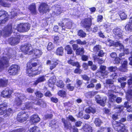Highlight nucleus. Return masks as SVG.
<instances>
[{
    "label": "nucleus",
    "instance_id": "nucleus-1",
    "mask_svg": "<svg viewBox=\"0 0 132 132\" xmlns=\"http://www.w3.org/2000/svg\"><path fill=\"white\" fill-rule=\"evenodd\" d=\"M15 51L13 54L10 53L4 54L3 56L0 60V72L2 71L5 67L7 66L10 59H14L15 58Z\"/></svg>",
    "mask_w": 132,
    "mask_h": 132
},
{
    "label": "nucleus",
    "instance_id": "nucleus-2",
    "mask_svg": "<svg viewBox=\"0 0 132 132\" xmlns=\"http://www.w3.org/2000/svg\"><path fill=\"white\" fill-rule=\"evenodd\" d=\"M125 118H122L120 121V122L114 121L113 123V126L114 129L118 132H128L125 129L124 125L121 123L126 121Z\"/></svg>",
    "mask_w": 132,
    "mask_h": 132
},
{
    "label": "nucleus",
    "instance_id": "nucleus-3",
    "mask_svg": "<svg viewBox=\"0 0 132 132\" xmlns=\"http://www.w3.org/2000/svg\"><path fill=\"white\" fill-rule=\"evenodd\" d=\"M63 23H59V25L62 27V31L65 30V27L67 29H70L72 27V23L69 19H65Z\"/></svg>",
    "mask_w": 132,
    "mask_h": 132
},
{
    "label": "nucleus",
    "instance_id": "nucleus-4",
    "mask_svg": "<svg viewBox=\"0 0 132 132\" xmlns=\"http://www.w3.org/2000/svg\"><path fill=\"white\" fill-rule=\"evenodd\" d=\"M15 96V104L18 106L21 105L22 101L26 99V96L24 94L19 93L16 94Z\"/></svg>",
    "mask_w": 132,
    "mask_h": 132
},
{
    "label": "nucleus",
    "instance_id": "nucleus-5",
    "mask_svg": "<svg viewBox=\"0 0 132 132\" xmlns=\"http://www.w3.org/2000/svg\"><path fill=\"white\" fill-rule=\"evenodd\" d=\"M30 25L27 23H21L17 27V30L19 32L27 31L30 28Z\"/></svg>",
    "mask_w": 132,
    "mask_h": 132
},
{
    "label": "nucleus",
    "instance_id": "nucleus-6",
    "mask_svg": "<svg viewBox=\"0 0 132 132\" xmlns=\"http://www.w3.org/2000/svg\"><path fill=\"white\" fill-rule=\"evenodd\" d=\"M20 69L19 66L16 64H13L10 67L8 72L10 75H15L18 74Z\"/></svg>",
    "mask_w": 132,
    "mask_h": 132
},
{
    "label": "nucleus",
    "instance_id": "nucleus-7",
    "mask_svg": "<svg viewBox=\"0 0 132 132\" xmlns=\"http://www.w3.org/2000/svg\"><path fill=\"white\" fill-rule=\"evenodd\" d=\"M38 9L39 12L42 14L47 13L49 10L48 5L45 3L41 4L39 6Z\"/></svg>",
    "mask_w": 132,
    "mask_h": 132
},
{
    "label": "nucleus",
    "instance_id": "nucleus-8",
    "mask_svg": "<svg viewBox=\"0 0 132 132\" xmlns=\"http://www.w3.org/2000/svg\"><path fill=\"white\" fill-rule=\"evenodd\" d=\"M8 14L7 12L4 11H0V24L4 23L7 20Z\"/></svg>",
    "mask_w": 132,
    "mask_h": 132
},
{
    "label": "nucleus",
    "instance_id": "nucleus-9",
    "mask_svg": "<svg viewBox=\"0 0 132 132\" xmlns=\"http://www.w3.org/2000/svg\"><path fill=\"white\" fill-rule=\"evenodd\" d=\"M123 32L121 29L118 28H116L113 30V32L116 38L118 39L122 38Z\"/></svg>",
    "mask_w": 132,
    "mask_h": 132
},
{
    "label": "nucleus",
    "instance_id": "nucleus-10",
    "mask_svg": "<svg viewBox=\"0 0 132 132\" xmlns=\"http://www.w3.org/2000/svg\"><path fill=\"white\" fill-rule=\"evenodd\" d=\"M31 48L30 44H26L24 45H22L20 47L21 50L25 54H30L31 51H29Z\"/></svg>",
    "mask_w": 132,
    "mask_h": 132
},
{
    "label": "nucleus",
    "instance_id": "nucleus-11",
    "mask_svg": "<svg viewBox=\"0 0 132 132\" xmlns=\"http://www.w3.org/2000/svg\"><path fill=\"white\" fill-rule=\"evenodd\" d=\"M32 68L30 65V63H28L27 65L26 73L30 77H33V76L38 75L39 73H33L32 70Z\"/></svg>",
    "mask_w": 132,
    "mask_h": 132
},
{
    "label": "nucleus",
    "instance_id": "nucleus-12",
    "mask_svg": "<svg viewBox=\"0 0 132 132\" xmlns=\"http://www.w3.org/2000/svg\"><path fill=\"white\" fill-rule=\"evenodd\" d=\"M29 115L23 112L21 113L18 114L17 118V119L18 121L22 122L26 120L27 119Z\"/></svg>",
    "mask_w": 132,
    "mask_h": 132
},
{
    "label": "nucleus",
    "instance_id": "nucleus-13",
    "mask_svg": "<svg viewBox=\"0 0 132 132\" xmlns=\"http://www.w3.org/2000/svg\"><path fill=\"white\" fill-rule=\"evenodd\" d=\"M20 36L17 35V37H11L8 40V42L11 45H14L17 44L19 42Z\"/></svg>",
    "mask_w": 132,
    "mask_h": 132
},
{
    "label": "nucleus",
    "instance_id": "nucleus-14",
    "mask_svg": "<svg viewBox=\"0 0 132 132\" xmlns=\"http://www.w3.org/2000/svg\"><path fill=\"white\" fill-rule=\"evenodd\" d=\"M13 91L8 88H6L4 90L1 94V96L4 97L9 98Z\"/></svg>",
    "mask_w": 132,
    "mask_h": 132
},
{
    "label": "nucleus",
    "instance_id": "nucleus-15",
    "mask_svg": "<svg viewBox=\"0 0 132 132\" xmlns=\"http://www.w3.org/2000/svg\"><path fill=\"white\" fill-rule=\"evenodd\" d=\"M95 99L97 102L102 106H104L106 98V97H104L102 100L101 99V98L99 95H97L95 96Z\"/></svg>",
    "mask_w": 132,
    "mask_h": 132
},
{
    "label": "nucleus",
    "instance_id": "nucleus-16",
    "mask_svg": "<svg viewBox=\"0 0 132 132\" xmlns=\"http://www.w3.org/2000/svg\"><path fill=\"white\" fill-rule=\"evenodd\" d=\"M58 63L57 61H51L49 60H47L46 62L47 65H50V69L51 70L55 68Z\"/></svg>",
    "mask_w": 132,
    "mask_h": 132
},
{
    "label": "nucleus",
    "instance_id": "nucleus-17",
    "mask_svg": "<svg viewBox=\"0 0 132 132\" xmlns=\"http://www.w3.org/2000/svg\"><path fill=\"white\" fill-rule=\"evenodd\" d=\"M52 8L53 10L54 9L53 12V15H57L60 14L62 12L61 9L58 5H57L55 7L53 6Z\"/></svg>",
    "mask_w": 132,
    "mask_h": 132
},
{
    "label": "nucleus",
    "instance_id": "nucleus-18",
    "mask_svg": "<svg viewBox=\"0 0 132 132\" xmlns=\"http://www.w3.org/2000/svg\"><path fill=\"white\" fill-rule=\"evenodd\" d=\"M40 120V118L38 116L37 114H35L32 116L30 120V122L32 124H34L35 123L39 122Z\"/></svg>",
    "mask_w": 132,
    "mask_h": 132
},
{
    "label": "nucleus",
    "instance_id": "nucleus-19",
    "mask_svg": "<svg viewBox=\"0 0 132 132\" xmlns=\"http://www.w3.org/2000/svg\"><path fill=\"white\" fill-rule=\"evenodd\" d=\"M33 104L34 103L32 102H27L24 103V105L22 106L21 108L22 110L32 109L33 107Z\"/></svg>",
    "mask_w": 132,
    "mask_h": 132
},
{
    "label": "nucleus",
    "instance_id": "nucleus-20",
    "mask_svg": "<svg viewBox=\"0 0 132 132\" xmlns=\"http://www.w3.org/2000/svg\"><path fill=\"white\" fill-rule=\"evenodd\" d=\"M92 19L90 18H86L84 20L83 24L85 28H89L92 24Z\"/></svg>",
    "mask_w": 132,
    "mask_h": 132
},
{
    "label": "nucleus",
    "instance_id": "nucleus-21",
    "mask_svg": "<svg viewBox=\"0 0 132 132\" xmlns=\"http://www.w3.org/2000/svg\"><path fill=\"white\" fill-rule=\"evenodd\" d=\"M106 66L102 65H101L100 67V72L102 76H105L108 74V72L105 70Z\"/></svg>",
    "mask_w": 132,
    "mask_h": 132
},
{
    "label": "nucleus",
    "instance_id": "nucleus-22",
    "mask_svg": "<svg viewBox=\"0 0 132 132\" xmlns=\"http://www.w3.org/2000/svg\"><path fill=\"white\" fill-rule=\"evenodd\" d=\"M32 52L34 54V55L37 58L40 57L43 53L42 51L40 50L35 49H33Z\"/></svg>",
    "mask_w": 132,
    "mask_h": 132
},
{
    "label": "nucleus",
    "instance_id": "nucleus-23",
    "mask_svg": "<svg viewBox=\"0 0 132 132\" xmlns=\"http://www.w3.org/2000/svg\"><path fill=\"white\" fill-rule=\"evenodd\" d=\"M82 129L85 132H92L93 129L90 125L85 124L82 127Z\"/></svg>",
    "mask_w": 132,
    "mask_h": 132
},
{
    "label": "nucleus",
    "instance_id": "nucleus-24",
    "mask_svg": "<svg viewBox=\"0 0 132 132\" xmlns=\"http://www.w3.org/2000/svg\"><path fill=\"white\" fill-rule=\"evenodd\" d=\"M125 29L127 31H132V18L130 19L129 22L125 26Z\"/></svg>",
    "mask_w": 132,
    "mask_h": 132
},
{
    "label": "nucleus",
    "instance_id": "nucleus-25",
    "mask_svg": "<svg viewBox=\"0 0 132 132\" xmlns=\"http://www.w3.org/2000/svg\"><path fill=\"white\" fill-rule=\"evenodd\" d=\"M127 61H124L121 66L119 68L120 70L122 72L126 71L127 70Z\"/></svg>",
    "mask_w": 132,
    "mask_h": 132
},
{
    "label": "nucleus",
    "instance_id": "nucleus-26",
    "mask_svg": "<svg viewBox=\"0 0 132 132\" xmlns=\"http://www.w3.org/2000/svg\"><path fill=\"white\" fill-rule=\"evenodd\" d=\"M46 80V79L44 76H43L38 78L34 82V84L37 85L38 83L44 81Z\"/></svg>",
    "mask_w": 132,
    "mask_h": 132
},
{
    "label": "nucleus",
    "instance_id": "nucleus-27",
    "mask_svg": "<svg viewBox=\"0 0 132 132\" xmlns=\"http://www.w3.org/2000/svg\"><path fill=\"white\" fill-rule=\"evenodd\" d=\"M56 78L55 76L51 77L49 79L48 81V85L50 87H52L56 81Z\"/></svg>",
    "mask_w": 132,
    "mask_h": 132
},
{
    "label": "nucleus",
    "instance_id": "nucleus-28",
    "mask_svg": "<svg viewBox=\"0 0 132 132\" xmlns=\"http://www.w3.org/2000/svg\"><path fill=\"white\" fill-rule=\"evenodd\" d=\"M29 9L32 14H35L36 13V6L35 4L32 3L30 5Z\"/></svg>",
    "mask_w": 132,
    "mask_h": 132
},
{
    "label": "nucleus",
    "instance_id": "nucleus-29",
    "mask_svg": "<svg viewBox=\"0 0 132 132\" xmlns=\"http://www.w3.org/2000/svg\"><path fill=\"white\" fill-rule=\"evenodd\" d=\"M111 91L110 90H109L108 93V96L109 97V100L110 101L113 102L114 101L115 99L116 98V96L114 95L112 93H111Z\"/></svg>",
    "mask_w": 132,
    "mask_h": 132
},
{
    "label": "nucleus",
    "instance_id": "nucleus-30",
    "mask_svg": "<svg viewBox=\"0 0 132 132\" xmlns=\"http://www.w3.org/2000/svg\"><path fill=\"white\" fill-rule=\"evenodd\" d=\"M68 63L71 65L73 66H76L77 67H80L79 64L77 62H75L72 59H70L67 61Z\"/></svg>",
    "mask_w": 132,
    "mask_h": 132
},
{
    "label": "nucleus",
    "instance_id": "nucleus-31",
    "mask_svg": "<svg viewBox=\"0 0 132 132\" xmlns=\"http://www.w3.org/2000/svg\"><path fill=\"white\" fill-rule=\"evenodd\" d=\"M7 105L4 106V104L0 105V115H2L6 112V107Z\"/></svg>",
    "mask_w": 132,
    "mask_h": 132
},
{
    "label": "nucleus",
    "instance_id": "nucleus-32",
    "mask_svg": "<svg viewBox=\"0 0 132 132\" xmlns=\"http://www.w3.org/2000/svg\"><path fill=\"white\" fill-rule=\"evenodd\" d=\"M8 80L5 79H0V87H6L8 83Z\"/></svg>",
    "mask_w": 132,
    "mask_h": 132
},
{
    "label": "nucleus",
    "instance_id": "nucleus-33",
    "mask_svg": "<svg viewBox=\"0 0 132 132\" xmlns=\"http://www.w3.org/2000/svg\"><path fill=\"white\" fill-rule=\"evenodd\" d=\"M35 103L43 107H45L46 105V103L44 101H42L41 100H38L37 102H35Z\"/></svg>",
    "mask_w": 132,
    "mask_h": 132
},
{
    "label": "nucleus",
    "instance_id": "nucleus-34",
    "mask_svg": "<svg viewBox=\"0 0 132 132\" xmlns=\"http://www.w3.org/2000/svg\"><path fill=\"white\" fill-rule=\"evenodd\" d=\"M84 53V49L83 48H78L76 52V54L77 55H80L83 54Z\"/></svg>",
    "mask_w": 132,
    "mask_h": 132
},
{
    "label": "nucleus",
    "instance_id": "nucleus-35",
    "mask_svg": "<svg viewBox=\"0 0 132 132\" xmlns=\"http://www.w3.org/2000/svg\"><path fill=\"white\" fill-rule=\"evenodd\" d=\"M63 49L62 47L58 48L56 51V54L59 55H62L63 53Z\"/></svg>",
    "mask_w": 132,
    "mask_h": 132
},
{
    "label": "nucleus",
    "instance_id": "nucleus-36",
    "mask_svg": "<svg viewBox=\"0 0 132 132\" xmlns=\"http://www.w3.org/2000/svg\"><path fill=\"white\" fill-rule=\"evenodd\" d=\"M29 131L30 132H40L39 128L36 126L31 128Z\"/></svg>",
    "mask_w": 132,
    "mask_h": 132
},
{
    "label": "nucleus",
    "instance_id": "nucleus-37",
    "mask_svg": "<svg viewBox=\"0 0 132 132\" xmlns=\"http://www.w3.org/2000/svg\"><path fill=\"white\" fill-rule=\"evenodd\" d=\"M111 25L110 24H105L104 27V28L105 29L106 31L108 32H110L112 28L111 27Z\"/></svg>",
    "mask_w": 132,
    "mask_h": 132
},
{
    "label": "nucleus",
    "instance_id": "nucleus-38",
    "mask_svg": "<svg viewBox=\"0 0 132 132\" xmlns=\"http://www.w3.org/2000/svg\"><path fill=\"white\" fill-rule=\"evenodd\" d=\"M85 111L86 113H88L91 112L93 113H94L96 112L95 110L93 108L91 107H89L86 108Z\"/></svg>",
    "mask_w": 132,
    "mask_h": 132
},
{
    "label": "nucleus",
    "instance_id": "nucleus-39",
    "mask_svg": "<svg viewBox=\"0 0 132 132\" xmlns=\"http://www.w3.org/2000/svg\"><path fill=\"white\" fill-rule=\"evenodd\" d=\"M102 123V121L98 118H96L94 121V123L97 126H100Z\"/></svg>",
    "mask_w": 132,
    "mask_h": 132
},
{
    "label": "nucleus",
    "instance_id": "nucleus-40",
    "mask_svg": "<svg viewBox=\"0 0 132 132\" xmlns=\"http://www.w3.org/2000/svg\"><path fill=\"white\" fill-rule=\"evenodd\" d=\"M65 50L67 52L68 54H71L72 53V51L71 48L69 45L67 46L65 48Z\"/></svg>",
    "mask_w": 132,
    "mask_h": 132
},
{
    "label": "nucleus",
    "instance_id": "nucleus-41",
    "mask_svg": "<svg viewBox=\"0 0 132 132\" xmlns=\"http://www.w3.org/2000/svg\"><path fill=\"white\" fill-rule=\"evenodd\" d=\"M56 85L57 87L60 88H63L64 86V84L62 80H59L57 81L56 83Z\"/></svg>",
    "mask_w": 132,
    "mask_h": 132
},
{
    "label": "nucleus",
    "instance_id": "nucleus-42",
    "mask_svg": "<svg viewBox=\"0 0 132 132\" xmlns=\"http://www.w3.org/2000/svg\"><path fill=\"white\" fill-rule=\"evenodd\" d=\"M111 88V93H112V92H116V90H115L116 89H118L119 90L120 89V88L119 86H114L113 85V84L112 85H111L110 86ZM111 91V90H110Z\"/></svg>",
    "mask_w": 132,
    "mask_h": 132
},
{
    "label": "nucleus",
    "instance_id": "nucleus-43",
    "mask_svg": "<svg viewBox=\"0 0 132 132\" xmlns=\"http://www.w3.org/2000/svg\"><path fill=\"white\" fill-rule=\"evenodd\" d=\"M120 16L122 20H124L127 18V16L124 12H121L120 15Z\"/></svg>",
    "mask_w": 132,
    "mask_h": 132
},
{
    "label": "nucleus",
    "instance_id": "nucleus-44",
    "mask_svg": "<svg viewBox=\"0 0 132 132\" xmlns=\"http://www.w3.org/2000/svg\"><path fill=\"white\" fill-rule=\"evenodd\" d=\"M78 35L80 37H83L86 36V34L82 30H80L78 31Z\"/></svg>",
    "mask_w": 132,
    "mask_h": 132
},
{
    "label": "nucleus",
    "instance_id": "nucleus-45",
    "mask_svg": "<svg viewBox=\"0 0 132 132\" xmlns=\"http://www.w3.org/2000/svg\"><path fill=\"white\" fill-rule=\"evenodd\" d=\"M126 97L128 98L132 96V90H128L126 93Z\"/></svg>",
    "mask_w": 132,
    "mask_h": 132
},
{
    "label": "nucleus",
    "instance_id": "nucleus-46",
    "mask_svg": "<svg viewBox=\"0 0 132 132\" xmlns=\"http://www.w3.org/2000/svg\"><path fill=\"white\" fill-rule=\"evenodd\" d=\"M66 94V92L65 91L63 90H60L58 93V95L62 97L65 96Z\"/></svg>",
    "mask_w": 132,
    "mask_h": 132
},
{
    "label": "nucleus",
    "instance_id": "nucleus-47",
    "mask_svg": "<svg viewBox=\"0 0 132 132\" xmlns=\"http://www.w3.org/2000/svg\"><path fill=\"white\" fill-rule=\"evenodd\" d=\"M64 126L65 128L67 129H71L72 128L71 124L70 122L67 123V124H65Z\"/></svg>",
    "mask_w": 132,
    "mask_h": 132
},
{
    "label": "nucleus",
    "instance_id": "nucleus-48",
    "mask_svg": "<svg viewBox=\"0 0 132 132\" xmlns=\"http://www.w3.org/2000/svg\"><path fill=\"white\" fill-rule=\"evenodd\" d=\"M113 46H115V47L119 46L121 48V49H122V48H123V46L121 43H120V42L119 41H118L116 42H115V43H114V45Z\"/></svg>",
    "mask_w": 132,
    "mask_h": 132
},
{
    "label": "nucleus",
    "instance_id": "nucleus-49",
    "mask_svg": "<svg viewBox=\"0 0 132 132\" xmlns=\"http://www.w3.org/2000/svg\"><path fill=\"white\" fill-rule=\"evenodd\" d=\"M117 69V67L116 66H111L108 68V70L111 72L115 71Z\"/></svg>",
    "mask_w": 132,
    "mask_h": 132
},
{
    "label": "nucleus",
    "instance_id": "nucleus-50",
    "mask_svg": "<svg viewBox=\"0 0 132 132\" xmlns=\"http://www.w3.org/2000/svg\"><path fill=\"white\" fill-rule=\"evenodd\" d=\"M76 42L77 44L81 45H84L86 44L85 40L81 41L80 39H78L76 40Z\"/></svg>",
    "mask_w": 132,
    "mask_h": 132
},
{
    "label": "nucleus",
    "instance_id": "nucleus-51",
    "mask_svg": "<svg viewBox=\"0 0 132 132\" xmlns=\"http://www.w3.org/2000/svg\"><path fill=\"white\" fill-rule=\"evenodd\" d=\"M106 44L107 45L110 46H111L114 45V43L113 41L109 39L108 40L107 42H106Z\"/></svg>",
    "mask_w": 132,
    "mask_h": 132
},
{
    "label": "nucleus",
    "instance_id": "nucleus-52",
    "mask_svg": "<svg viewBox=\"0 0 132 132\" xmlns=\"http://www.w3.org/2000/svg\"><path fill=\"white\" fill-rule=\"evenodd\" d=\"M81 78L84 80L87 81H88L90 79V78L86 75H81Z\"/></svg>",
    "mask_w": 132,
    "mask_h": 132
},
{
    "label": "nucleus",
    "instance_id": "nucleus-53",
    "mask_svg": "<svg viewBox=\"0 0 132 132\" xmlns=\"http://www.w3.org/2000/svg\"><path fill=\"white\" fill-rule=\"evenodd\" d=\"M0 5L4 7H9L10 5V4L6 3L2 0H0Z\"/></svg>",
    "mask_w": 132,
    "mask_h": 132
},
{
    "label": "nucleus",
    "instance_id": "nucleus-54",
    "mask_svg": "<svg viewBox=\"0 0 132 132\" xmlns=\"http://www.w3.org/2000/svg\"><path fill=\"white\" fill-rule=\"evenodd\" d=\"M35 94L37 96L40 98L42 97L43 96V94L39 91L36 92Z\"/></svg>",
    "mask_w": 132,
    "mask_h": 132
},
{
    "label": "nucleus",
    "instance_id": "nucleus-55",
    "mask_svg": "<svg viewBox=\"0 0 132 132\" xmlns=\"http://www.w3.org/2000/svg\"><path fill=\"white\" fill-rule=\"evenodd\" d=\"M54 48L51 42H49L47 46V49L48 50H51Z\"/></svg>",
    "mask_w": 132,
    "mask_h": 132
},
{
    "label": "nucleus",
    "instance_id": "nucleus-56",
    "mask_svg": "<svg viewBox=\"0 0 132 132\" xmlns=\"http://www.w3.org/2000/svg\"><path fill=\"white\" fill-rule=\"evenodd\" d=\"M101 48V46L99 45H97L94 47L93 49L94 51L96 52L100 49Z\"/></svg>",
    "mask_w": 132,
    "mask_h": 132
},
{
    "label": "nucleus",
    "instance_id": "nucleus-57",
    "mask_svg": "<svg viewBox=\"0 0 132 132\" xmlns=\"http://www.w3.org/2000/svg\"><path fill=\"white\" fill-rule=\"evenodd\" d=\"M83 83V81L82 80L77 79L76 81V85L78 87H80L81 85Z\"/></svg>",
    "mask_w": 132,
    "mask_h": 132
},
{
    "label": "nucleus",
    "instance_id": "nucleus-58",
    "mask_svg": "<svg viewBox=\"0 0 132 132\" xmlns=\"http://www.w3.org/2000/svg\"><path fill=\"white\" fill-rule=\"evenodd\" d=\"M126 79L127 78L126 77H122L119 78L118 79V80L119 82H121L122 81H126Z\"/></svg>",
    "mask_w": 132,
    "mask_h": 132
},
{
    "label": "nucleus",
    "instance_id": "nucleus-59",
    "mask_svg": "<svg viewBox=\"0 0 132 132\" xmlns=\"http://www.w3.org/2000/svg\"><path fill=\"white\" fill-rule=\"evenodd\" d=\"M106 84L109 85V86L111 85H112L113 83V81L111 79H109L106 81Z\"/></svg>",
    "mask_w": 132,
    "mask_h": 132
},
{
    "label": "nucleus",
    "instance_id": "nucleus-60",
    "mask_svg": "<svg viewBox=\"0 0 132 132\" xmlns=\"http://www.w3.org/2000/svg\"><path fill=\"white\" fill-rule=\"evenodd\" d=\"M32 70L33 73H37L38 72V73H38V74H40V71H38L39 70L38 69V68H32Z\"/></svg>",
    "mask_w": 132,
    "mask_h": 132
},
{
    "label": "nucleus",
    "instance_id": "nucleus-61",
    "mask_svg": "<svg viewBox=\"0 0 132 132\" xmlns=\"http://www.w3.org/2000/svg\"><path fill=\"white\" fill-rule=\"evenodd\" d=\"M67 88L69 90L71 91L73 90L74 89V87L71 85L70 84H68L67 86Z\"/></svg>",
    "mask_w": 132,
    "mask_h": 132
},
{
    "label": "nucleus",
    "instance_id": "nucleus-62",
    "mask_svg": "<svg viewBox=\"0 0 132 132\" xmlns=\"http://www.w3.org/2000/svg\"><path fill=\"white\" fill-rule=\"evenodd\" d=\"M82 124V122L81 121H78L76 122L75 123V125L77 127L80 126Z\"/></svg>",
    "mask_w": 132,
    "mask_h": 132
},
{
    "label": "nucleus",
    "instance_id": "nucleus-63",
    "mask_svg": "<svg viewBox=\"0 0 132 132\" xmlns=\"http://www.w3.org/2000/svg\"><path fill=\"white\" fill-rule=\"evenodd\" d=\"M120 59L118 58H116L114 60V64H118L120 63Z\"/></svg>",
    "mask_w": 132,
    "mask_h": 132
},
{
    "label": "nucleus",
    "instance_id": "nucleus-64",
    "mask_svg": "<svg viewBox=\"0 0 132 132\" xmlns=\"http://www.w3.org/2000/svg\"><path fill=\"white\" fill-rule=\"evenodd\" d=\"M44 95L46 97H50L52 95L50 91H47L45 93Z\"/></svg>",
    "mask_w": 132,
    "mask_h": 132
}]
</instances>
